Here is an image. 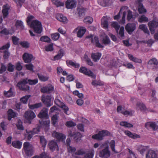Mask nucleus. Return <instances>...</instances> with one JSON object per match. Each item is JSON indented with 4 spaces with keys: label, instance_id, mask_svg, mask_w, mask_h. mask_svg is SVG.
<instances>
[{
    "label": "nucleus",
    "instance_id": "obj_18",
    "mask_svg": "<svg viewBox=\"0 0 158 158\" xmlns=\"http://www.w3.org/2000/svg\"><path fill=\"white\" fill-rule=\"evenodd\" d=\"M125 133L129 137L132 139L139 138H140V136L135 133H133L128 131H125Z\"/></svg>",
    "mask_w": 158,
    "mask_h": 158
},
{
    "label": "nucleus",
    "instance_id": "obj_59",
    "mask_svg": "<svg viewBox=\"0 0 158 158\" xmlns=\"http://www.w3.org/2000/svg\"><path fill=\"white\" fill-rule=\"evenodd\" d=\"M85 153V151L83 150L82 149H81L77 151V152H75L74 153H73V156H75L76 155H83Z\"/></svg>",
    "mask_w": 158,
    "mask_h": 158
},
{
    "label": "nucleus",
    "instance_id": "obj_4",
    "mask_svg": "<svg viewBox=\"0 0 158 158\" xmlns=\"http://www.w3.org/2000/svg\"><path fill=\"white\" fill-rule=\"evenodd\" d=\"M110 134V133L108 131L103 130L99 131L98 134L93 135L92 138L98 140H103L104 137Z\"/></svg>",
    "mask_w": 158,
    "mask_h": 158
},
{
    "label": "nucleus",
    "instance_id": "obj_63",
    "mask_svg": "<svg viewBox=\"0 0 158 158\" xmlns=\"http://www.w3.org/2000/svg\"><path fill=\"white\" fill-rule=\"evenodd\" d=\"M20 44L23 47L26 48H28L29 46V43L26 41L21 42Z\"/></svg>",
    "mask_w": 158,
    "mask_h": 158
},
{
    "label": "nucleus",
    "instance_id": "obj_39",
    "mask_svg": "<svg viewBox=\"0 0 158 158\" xmlns=\"http://www.w3.org/2000/svg\"><path fill=\"white\" fill-rule=\"evenodd\" d=\"M139 28L143 31L145 33L149 34V31L145 25L143 24L140 25L139 26Z\"/></svg>",
    "mask_w": 158,
    "mask_h": 158
},
{
    "label": "nucleus",
    "instance_id": "obj_8",
    "mask_svg": "<svg viewBox=\"0 0 158 158\" xmlns=\"http://www.w3.org/2000/svg\"><path fill=\"white\" fill-rule=\"evenodd\" d=\"M80 73H83L85 75L92 77L93 78H95L96 76L91 71L88 70L87 69L84 67H81L79 70Z\"/></svg>",
    "mask_w": 158,
    "mask_h": 158
},
{
    "label": "nucleus",
    "instance_id": "obj_48",
    "mask_svg": "<svg viewBox=\"0 0 158 158\" xmlns=\"http://www.w3.org/2000/svg\"><path fill=\"white\" fill-rule=\"evenodd\" d=\"M8 8L5 6H3V9L2 10V13L3 14V16L4 18L6 17L8 14Z\"/></svg>",
    "mask_w": 158,
    "mask_h": 158
},
{
    "label": "nucleus",
    "instance_id": "obj_31",
    "mask_svg": "<svg viewBox=\"0 0 158 158\" xmlns=\"http://www.w3.org/2000/svg\"><path fill=\"white\" fill-rule=\"evenodd\" d=\"M22 145V142L19 141H14L12 142V146L17 148H20Z\"/></svg>",
    "mask_w": 158,
    "mask_h": 158
},
{
    "label": "nucleus",
    "instance_id": "obj_6",
    "mask_svg": "<svg viewBox=\"0 0 158 158\" xmlns=\"http://www.w3.org/2000/svg\"><path fill=\"white\" fill-rule=\"evenodd\" d=\"M136 28V24L134 23H129L125 26L126 31L130 35H131Z\"/></svg>",
    "mask_w": 158,
    "mask_h": 158
},
{
    "label": "nucleus",
    "instance_id": "obj_20",
    "mask_svg": "<svg viewBox=\"0 0 158 158\" xmlns=\"http://www.w3.org/2000/svg\"><path fill=\"white\" fill-rule=\"evenodd\" d=\"M157 156V155L155 151L150 150L146 154V158H156Z\"/></svg>",
    "mask_w": 158,
    "mask_h": 158
},
{
    "label": "nucleus",
    "instance_id": "obj_40",
    "mask_svg": "<svg viewBox=\"0 0 158 158\" xmlns=\"http://www.w3.org/2000/svg\"><path fill=\"white\" fill-rule=\"evenodd\" d=\"M15 26L17 28H20L23 29L24 28L23 22L20 20H18L15 23Z\"/></svg>",
    "mask_w": 158,
    "mask_h": 158
},
{
    "label": "nucleus",
    "instance_id": "obj_47",
    "mask_svg": "<svg viewBox=\"0 0 158 158\" xmlns=\"http://www.w3.org/2000/svg\"><path fill=\"white\" fill-rule=\"evenodd\" d=\"M148 64L150 65L153 64L154 65H157L158 64V62L155 58H153L149 61Z\"/></svg>",
    "mask_w": 158,
    "mask_h": 158
},
{
    "label": "nucleus",
    "instance_id": "obj_38",
    "mask_svg": "<svg viewBox=\"0 0 158 158\" xmlns=\"http://www.w3.org/2000/svg\"><path fill=\"white\" fill-rule=\"evenodd\" d=\"M147 147L141 145L138 147V150L140 154L143 155L144 153L147 150Z\"/></svg>",
    "mask_w": 158,
    "mask_h": 158
},
{
    "label": "nucleus",
    "instance_id": "obj_21",
    "mask_svg": "<svg viewBox=\"0 0 158 158\" xmlns=\"http://www.w3.org/2000/svg\"><path fill=\"white\" fill-rule=\"evenodd\" d=\"M137 108L142 111H146L147 109L144 104L143 103L138 102L136 104Z\"/></svg>",
    "mask_w": 158,
    "mask_h": 158
},
{
    "label": "nucleus",
    "instance_id": "obj_33",
    "mask_svg": "<svg viewBox=\"0 0 158 158\" xmlns=\"http://www.w3.org/2000/svg\"><path fill=\"white\" fill-rule=\"evenodd\" d=\"M138 11L140 14L145 13L147 11L141 3H140L139 4L138 6Z\"/></svg>",
    "mask_w": 158,
    "mask_h": 158
},
{
    "label": "nucleus",
    "instance_id": "obj_19",
    "mask_svg": "<svg viewBox=\"0 0 158 158\" xmlns=\"http://www.w3.org/2000/svg\"><path fill=\"white\" fill-rule=\"evenodd\" d=\"M35 136H38L40 139V143L41 144L42 146L44 148L45 147L47 143V140L45 139V137L44 135H36Z\"/></svg>",
    "mask_w": 158,
    "mask_h": 158
},
{
    "label": "nucleus",
    "instance_id": "obj_55",
    "mask_svg": "<svg viewBox=\"0 0 158 158\" xmlns=\"http://www.w3.org/2000/svg\"><path fill=\"white\" fill-rule=\"evenodd\" d=\"M124 28L123 27H120L118 33L119 36H120V37H119L120 38H121L123 39L124 37Z\"/></svg>",
    "mask_w": 158,
    "mask_h": 158
},
{
    "label": "nucleus",
    "instance_id": "obj_5",
    "mask_svg": "<svg viewBox=\"0 0 158 158\" xmlns=\"http://www.w3.org/2000/svg\"><path fill=\"white\" fill-rule=\"evenodd\" d=\"M52 98L51 95L45 96L43 95L41 97V100L46 106L49 107L52 105L51 101Z\"/></svg>",
    "mask_w": 158,
    "mask_h": 158
},
{
    "label": "nucleus",
    "instance_id": "obj_25",
    "mask_svg": "<svg viewBox=\"0 0 158 158\" xmlns=\"http://www.w3.org/2000/svg\"><path fill=\"white\" fill-rule=\"evenodd\" d=\"M66 63L68 66H72L76 68H78L80 67V64H79L76 63L71 60H66Z\"/></svg>",
    "mask_w": 158,
    "mask_h": 158
},
{
    "label": "nucleus",
    "instance_id": "obj_57",
    "mask_svg": "<svg viewBox=\"0 0 158 158\" xmlns=\"http://www.w3.org/2000/svg\"><path fill=\"white\" fill-rule=\"evenodd\" d=\"M17 4V6L19 7H21L22 5L24 3L25 0H13Z\"/></svg>",
    "mask_w": 158,
    "mask_h": 158
},
{
    "label": "nucleus",
    "instance_id": "obj_28",
    "mask_svg": "<svg viewBox=\"0 0 158 158\" xmlns=\"http://www.w3.org/2000/svg\"><path fill=\"white\" fill-rule=\"evenodd\" d=\"M4 94L5 96L8 97H12L14 96V94L12 91V88H10L8 91H4Z\"/></svg>",
    "mask_w": 158,
    "mask_h": 158
},
{
    "label": "nucleus",
    "instance_id": "obj_37",
    "mask_svg": "<svg viewBox=\"0 0 158 158\" xmlns=\"http://www.w3.org/2000/svg\"><path fill=\"white\" fill-rule=\"evenodd\" d=\"M149 26L151 27L156 28L158 27V22L156 21L155 20H152L150 21L148 23Z\"/></svg>",
    "mask_w": 158,
    "mask_h": 158
},
{
    "label": "nucleus",
    "instance_id": "obj_36",
    "mask_svg": "<svg viewBox=\"0 0 158 158\" xmlns=\"http://www.w3.org/2000/svg\"><path fill=\"white\" fill-rule=\"evenodd\" d=\"M148 21V18L144 15H143L139 18L138 21L140 23L147 22Z\"/></svg>",
    "mask_w": 158,
    "mask_h": 158
},
{
    "label": "nucleus",
    "instance_id": "obj_52",
    "mask_svg": "<svg viewBox=\"0 0 158 158\" xmlns=\"http://www.w3.org/2000/svg\"><path fill=\"white\" fill-rule=\"evenodd\" d=\"M40 40L45 42H48L51 40V39L47 36H43L40 38Z\"/></svg>",
    "mask_w": 158,
    "mask_h": 158
},
{
    "label": "nucleus",
    "instance_id": "obj_1",
    "mask_svg": "<svg viewBox=\"0 0 158 158\" xmlns=\"http://www.w3.org/2000/svg\"><path fill=\"white\" fill-rule=\"evenodd\" d=\"M27 78L22 79L18 82L17 87L20 90L27 92H30V87L27 85Z\"/></svg>",
    "mask_w": 158,
    "mask_h": 158
},
{
    "label": "nucleus",
    "instance_id": "obj_30",
    "mask_svg": "<svg viewBox=\"0 0 158 158\" xmlns=\"http://www.w3.org/2000/svg\"><path fill=\"white\" fill-rule=\"evenodd\" d=\"M128 57L130 60L136 63H141L142 62V60L139 59L134 57L132 55L130 54H128Z\"/></svg>",
    "mask_w": 158,
    "mask_h": 158
},
{
    "label": "nucleus",
    "instance_id": "obj_46",
    "mask_svg": "<svg viewBox=\"0 0 158 158\" xmlns=\"http://www.w3.org/2000/svg\"><path fill=\"white\" fill-rule=\"evenodd\" d=\"M102 42L103 44L105 45H107L110 43V40L107 35H105L103 38Z\"/></svg>",
    "mask_w": 158,
    "mask_h": 158
},
{
    "label": "nucleus",
    "instance_id": "obj_62",
    "mask_svg": "<svg viewBox=\"0 0 158 158\" xmlns=\"http://www.w3.org/2000/svg\"><path fill=\"white\" fill-rule=\"evenodd\" d=\"M67 149L68 152L70 153H73L75 152L76 150L75 147H73L70 146L68 147Z\"/></svg>",
    "mask_w": 158,
    "mask_h": 158
},
{
    "label": "nucleus",
    "instance_id": "obj_51",
    "mask_svg": "<svg viewBox=\"0 0 158 158\" xmlns=\"http://www.w3.org/2000/svg\"><path fill=\"white\" fill-rule=\"evenodd\" d=\"M18 129L20 130H23L24 127L22 124V122L21 120H19L18 123L16 124Z\"/></svg>",
    "mask_w": 158,
    "mask_h": 158
},
{
    "label": "nucleus",
    "instance_id": "obj_42",
    "mask_svg": "<svg viewBox=\"0 0 158 158\" xmlns=\"http://www.w3.org/2000/svg\"><path fill=\"white\" fill-rule=\"evenodd\" d=\"M52 2L55 4L57 7L62 6L64 5V3L59 0H51Z\"/></svg>",
    "mask_w": 158,
    "mask_h": 158
},
{
    "label": "nucleus",
    "instance_id": "obj_7",
    "mask_svg": "<svg viewBox=\"0 0 158 158\" xmlns=\"http://www.w3.org/2000/svg\"><path fill=\"white\" fill-rule=\"evenodd\" d=\"M86 38L89 39L92 43H94L96 46L99 48H102L103 46L101 45L99 42L98 38L95 36L94 39H93V35L90 34L86 37Z\"/></svg>",
    "mask_w": 158,
    "mask_h": 158
},
{
    "label": "nucleus",
    "instance_id": "obj_2",
    "mask_svg": "<svg viewBox=\"0 0 158 158\" xmlns=\"http://www.w3.org/2000/svg\"><path fill=\"white\" fill-rule=\"evenodd\" d=\"M23 149L27 156H32L34 154V148L29 142H26L23 143Z\"/></svg>",
    "mask_w": 158,
    "mask_h": 158
},
{
    "label": "nucleus",
    "instance_id": "obj_61",
    "mask_svg": "<svg viewBox=\"0 0 158 158\" xmlns=\"http://www.w3.org/2000/svg\"><path fill=\"white\" fill-rule=\"evenodd\" d=\"M26 131L27 134V139L28 140H30L31 139L34 135L31 131H28L27 130H26Z\"/></svg>",
    "mask_w": 158,
    "mask_h": 158
},
{
    "label": "nucleus",
    "instance_id": "obj_13",
    "mask_svg": "<svg viewBox=\"0 0 158 158\" xmlns=\"http://www.w3.org/2000/svg\"><path fill=\"white\" fill-rule=\"evenodd\" d=\"M23 58L24 62L27 63H30L32 60L35 59L32 54L26 53L23 54Z\"/></svg>",
    "mask_w": 158,
    "mask_h": 158
},
{
    "label": "nucleus",
    "instance_id": "obj_16",
    "mask_svg": "<svg viewBox=\"0 0 158 158\" xmlns=\"http://www.w3.org/2000/svg\"><path fill=\"white\" fill-rule=\"evenodd\" d=\"M54 90L53 87L51 85L43 87L41 89V92L43 93H50Z\"/></svg>",
    "mask_w": 158,
    "mask_h": 158
},
{
    "label": "nucleus",
    "instance_id": "obj_54",
    "mask_svg": "<svg viewBox=\"0 0 158 158\" xmlns=\"http://www.w3.org/2000/svg\"><path fill=\"white\" fill-rule=\"evenodd\" d=\"M58 116L56 114L53 115L52 118V124L55 125L58 122Z\"/></svg>",
    "mask_w": 158,
    "mask_h": 158
},
{
    "label": "nucleus",
    "instance_id": "obj_56",
    "mask_svg": "<svg viewBox=\"0 0 158 158\" xmlns=\"http://www.w3.org/2000/svg\"><path fill=\"white\" fill-rule=\"evenodd\" d=\"M52 39L54 40H57L60 37V34L58 33H56L51 34Z\"/></svg>",
    "mask_w": 158,
    "mask_h": 158
},
{
    "label": "nucleus",
    "instance_id": "obj_15",
    "mask_svg": "<svg viewBox=\"0 0 158 158\" xmlns=\"http://www.w3.org/2000/svg\"><path fill=\"white\" fill-rule=\"evenodd\" d=\"M145 127L148 129L150 128L154 131L157 130L158 129L157 126L155 123L154 122H147L145 123Z\"/></svg>",
    "mask_w": 158,
    "mask_h": 158
},
{
    "label": "nucleus",
    "instance_id": "obj_26",
    "mask_svg": "<svg viewBox=\"0 0 158 158\" xmlns=\"http://www.w3.org/2000/svg\"><path fill=\"white\" fill-rule=\"evenodd\" d=\"M16 116V113L11 109H9L8 111V119L10 121L11 118H14Z\"/></svg>",
    "mask_w": 158,
    "mask_h": 158
},
{
    "label": "nucleus",
    "instance_id": "obj_43",
    "mask_svg": "<svg viewBox=\"0 0 158 158\" xmlns=\"http://www.w3.org/2000/svg\"><path fill=\"white\" fill-rule=\"evenodd\" d=\"M31 95H27L23 97L20 99V101L21 102L24 104H26L28 99L31 97Z\"/></svg>",
    "mask_w": 158,
    "mask_h": 158
},
{
    "label": "nucleus",
    "instance_id": "obj_12",
    "mask_svg": "<svg viewBox=\"0 0 158 158\" xmlns=\"http://www.w3.org/2000/svg\"><path fill=\"white\" fill-rule=\"evenodd\" d=\"M48 109L44 108L40 111L39 114L38 116L40 118H44L47 119L48 118Z\"/></svg>",
    "mask_w": 158,
    "mask_h": 158
},
{
    "label": "nucleus",
    "instance_id": "obj_23",
    "mask_svg": "<svg viewBox=\"0 0 158 158\" xmlns=\"http://www.w3.org/2000/svg\"><path fill=\"white\" fill-rule=\"evenodd\" d=\"M101 24L102 27L106 29L108 27V19L106 16L103 17L102 19Z\"/></svg>",
    "mask_w": 158,
    "mask_h": 158
},
{
    "label": "nucleus",
    "instance_id": "obj_17",
    "mask_svg": "<svg viewBox=\"0 0 158 158\" xmlns=\"http://www.w3.org/2000/svg\"><path fill=\"white\" fill-rule=\"evenodd\" d=\"M66 7L69 9H73L76 6V2L73 0H67L65 3Z\"/></svg>",
    "mask_w": 158,
    "mask_h": 158
},
{
    "label": "nucleus",
    "instance_id": "obj_58",
    "mask_svg": "<svg viewBox=\"0 0 158 158\" xmlns=\"http://www.w3.org/2000/svg\"><path fill=\"white\" fill-rule=\"evenodd\" d=\"M65 125L68 127H71L75 126L76 125L75 123H74L72 121H67Z\"/></svg>",
    "mask_w": 158,
    "mask_h": 158
},
{
    "label": "nucleus",
    "instance_id": "obj_64",
    "mask_svg": "<svg viewBox=\"0 0 158 158\" xmlns=\"http://www.w3.org/2000/svg\"><path fill=\"white\" fill-rule=\"evenodd\" d=\"M94 152L92 151L90 153H88L85 154L84 156V158H93Z\"/></svg>",
    "mask_w": 158,
    "mask_h": 158
},
{
    "label": "nucleus",
    "instance_id": "obj_34",
    "mask_svg": "<svg viewBox=\"0 0 158 158\" xmlns=\"http://www.w3.org/2000/svg\"><path fill=\"white\" fill-rule=\"evenodd\" d=\"M29 108L31 109H34L35 108H38L42 106V103L40 102L36 103L33 105H28Z\"/></svg>",
    "mask_w": 158,
    "mask_h": 158
},
{
    "label": "nucleus",
    "instance_id": "obj_32",
    "mask_svg": "<svg viewBox=\"0 0 158 158\" xmlns=\"http://www.w3.org/2000/svg\"><path fill=\"white\" fill-rule=\"evenodd\" d=\"M82 137V135L80 132H77L73 137V139L75 141L78 142L81 140Z\"/></svg>",
    "mask_w": 158,
    "mask_h": 158
},
{
    "label": "nucleus",
    "instance_id": "obj_29",
    "mask_svg": "<svg viewBox=\"0 0 158 158\" xmlns=\"http://www.w3.org/2000/svg\"><path fill=\"white\" fill-rule=\"evenodd\" d=\"M64 51L63 50H60L58 54L54 56V60H57L60 59L64 55Z\"/></svg>",
    "mask_w": 158,
    "mask_h": 158
},
{
    "label": "nucleus",
    "instance_id": "obj_10",
    "mask_svg": "<svg viewBox=\"0 0 158 158\" xmlns=\"http://www.w3.org/2000/svg\"><path fill=\"white\" fill-rule=\"evenodd\" d=\"M24 116L28 121L30 122V123H31V121L35 117V114L31 110L26 111Z\"/></svg>",
    "mask_w": 158,
    "mask_h": 158
},
{
    "label": "nucleus",
    "instance_id": "obj_14",
    "mask_svg": "<svg viewBox=\"0 0 158 158\" xmlns=\"http://www.w3.org/2000/svg\"><path fill=\"white\" fill-rule=\"evenodd\" d=\"M49 148L52 151L56 150H58V147L57 143L53 140H52L49 142L48 143Z\"/></svg>",
    "mask_w": 158,
    "mask_h": 158
},
{
    "label": "nucleus",
    "instance_id": "obj_45",
    "mask_svg": "<svg viewBox=\"0 0 158 158\" xmlns=\"http://www.w3.org/2000/svg\"><path fill=\"white\" fill-rule=\"evenodd\" d=\"M37 75L39 79L42 81H47L49 78L47 76H44L41 74L38 73Z\"/></svg>",
    "mask_w": 158,
    "mask_h": 158
},
{
    "label": "nucleus",
    "instance_id": "obj_53",
    "mask_svg": "<svg viewBox=\"0 0 158 158\" xmlns=\"http://www.w3.org/2000/svg\"><path fill=\"white\" fill-rule=\"evenodd\" d=\"M110 146L113 152H117L115 149V141L114 140H111L110 143Z\"/></svg>",
    "mask_w": 158,
    "mask_h": 158
},
{
    "label": "nucleus",
    "instance_id": "obj_60",
    "mask_svg": "<svg viewBox=\"0 0 158 158\" xmlns=\"http://www.w3.org/2000/svg\"><path fill=\"white\" fill-rule=\"evenodd\" d=\"M25 66L27 70H30L31 71L34 72L33 68L34 66L31 64H26Z\"/></svg>",
    "mask_w": 158,
    "mask_h": 158
},
{
    "label": "nucleus",
    "instance_id": "obj_50",
    "mask_svg": "<svg viewBox=\"0 0 158 158\" xmlns=\"http://www.w3.org/2000/svg\"><path fill=\"white\" fill-rule=\"evenodd\" d=\"M93 21L92 18L90 17H87L84 19V22L85 23L88 24H91Z\"/></svg>",
    "mask_w": 158,
    "mask_h": 158
},
{
    "label": "nucleus",
    "instance_id": "obj_24",
    "mask_svg": "<svg viewBox=\"0 0 158 158\" xmlns=\"http://www.w3.org/2000/svg\"><path fill=\"white\" fill-rule=\"evenodd\" d=\"M86 29L84 27H81L79 29L77 33V36L80 38H81L84 35L86 31Z\"/></svg>",
    "mask_w": 158,
    "mask_h": 158
},
{
    "label": "nucleus",
    "instance_id": "obj_49",
    "mask_svg": "<svg viewBox=\"0 0 158 158\" xmlns=\"http://www.w3.org/2000/svg\"><path fill=\"white\" fill-rule=\"evenodd\" d=\"M27 83L30 85H34L37 84L38 82V80L37 79L34 80H31L28 79L27 78Z\"/></svg>",
    "mask_w": 158,
    "mask_h": 158
},
{
    "label": "nucleus",
    "instance_id": "obj_22",
    "mask_svg": "<svg viewBox=\"0 0 158 158\" xmlns=\"http://www.w3.org/2000/svg\"><path fill=\"white\" fill-rule=\"evenodd\" d=\"M101 55V54L99 52L92 53L91 54V57L94 62H97L100 59Z\"/></svg>",
    "mask_w": 158,
    "mask_h": 158
},
{
    "label": "nucleus",
    "instance_id": "obj_11",
    "mask_svg": "<svg viewBox=\"0 0 158 158\" xmlns=\"http://www.w3.org/2000/svg\"><path fill=\"white\" fill-rule=\"evenodd\" d=\"M110 152L108 148H104L100 151L99 156L102 158H108L110 156Z\"/></svg>",
    "mask_w": 158,
    "mask_h": 158
},
{
    "label": "nucleus",
    "instance_id": "obj_35",
    "mask_svg": "<svg viewBox=\"0 0 158 158\" xmlns=\"http://www.w3.org/2000/svg\"><path fill=\"white\" fill-rule=\"evenodd\" d=\"M29 108L31 109H34L35 108H38L42 106V103L40 102L36 103L33 105H28Z\"/></svg>",
    "mask_w": 158,
    "mask_h": 158
},
{
    "label": "nucleus",
    "instance_id": "obj_9",
    "mask_svg": "<svg viewBox=\"0 0 158 158\" xmlns=\"http://www.w3.org/2000/svg\"><path fill=\"white\" fill-rule=\"evenodd\" d=\"M52 136L55 138L58 141H61L64 140L66 138V136L64 134L57 132L55 131H53L52 133Z\"/></svg>",
    "mask_w": 158,
    "mask_h": 158
},
{
    "label": "nucleus",
    "instance_id": "obj_27",
    "mask_svg": "<svg viewBox=\"0 0 158 158\" xmlns=\"http://www.w3.org/2000/svg\"><path fill=\"white\" fill-rule=\"evenodd\" d=\"M56 18L58 20L62 22L65 23L67 20V18L60 14H57L56 16Z\"/></svg>",
    "mask_w": 158,
    "mask_h": 158
},
{
    "label": "nucleus",
    "instance_id": "obj_44",
    "mask_svg": "<svg viewBox=\"0 0 158 158\" xmlns=\"http://www.w3.org/2000/svg\"><path fill=\"white\" fill-rule=\"evenodd\" d=\"M120 125L124 127H132L133 125L130 123H127L126 121H122L120 123Z\"/></svg>",
    "mask_w": 158,
    "mask_h": 158
},
{
    "label": "nucleus",
    "instance_id": "obj_41",
    "mask_svg": "<svg viewBox=\"0 0 158 158\" xmlns=\"http://www.w3.org/2000/svg\"><path fill=\"white\" fill-rule=\"evenodd\" d=\"M78 11L79 16L80 17H82L85 15V10L83 7L78 8L77 10Z\"/></svg>",
    "mask_w": 158,
    "mask_h": 158
},
{
    "label": "nucleus",
    "instance_id": "obj_3",
    "mask_svg": "<svg viewBox=\"0 0 158 158\" xmlns=\"http://www.w3.org/2000/svg\"><path fill=\"white\" fill-rule=\"evenodd\" d=\"M31 27L32 28L34 32L37 33H40L42 31V27L41 23L37 20H33L31 22L30 25Z\"/></svg>",
    "mask_w": 158,
    "mask_h": 158
}]
</instances>
